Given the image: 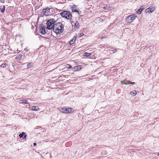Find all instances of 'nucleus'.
<instances>
[{"mask_svg": "<svg viewBox=\"0 0 159 159\" xmlns=\"http://www.w3.org/2000/svg\"><path fill=\"white\" fill-rule=\"evenodd\" d=\"M64 25L61 23H57L53 25V31L57 34H61L64 31Z\"/></svg>", "mask_w": 159, "mask_h": 159, "instance_id": "obj_1", "label": "nucleus"}, {"mask_svg": "<svg viewBox=\"0 0 159 159\" xmlns=\"http://www.w3.org/2000/svg\"><path fill=\"white\" fill-rule=\"evenodd\" d=\"M61 16L66 19L71 20L72 18V15L71 13L69 11H64L60 13Z\"/></svg>", "mask_w": 159, "mask_h": 159, "instance_id": "obj_2", "label": "nucleus"}, {"mask_svg": "<svg viewBox=\"0 0 159 159\" xmlns=\"http://www.w3.org/2000/svg\"><path fill=\"white\" fill-rule=\"evenodd\" d=\"M56 21L54 19H51L47 20L46 24L47 25V29L48 30L53 29V25L55 24Z\"/></svg>", "mask_w": 159, "mask_h": 159, "instance_id": "obj_3", "label": "nucleus"}, {"mask_svg": "<svg viewBox=\"0 0 159 159\" xmlns=\"http://www.w3.org/2000/svg\"><path fill=\"white\" fill-rule=\"evenodd\" d=\"M136 16L132 14L128 16L126 18L128 22L131 23L135 19Z\"/></svg>", "mask_w": 159, "mask_h": 159, "instance_id": "obj_4", "label": "nucleus"}, {"mask_svg": "<svg viewBox=\"0 0 159 159\" xmlns=\"http://www.w3.org/2000/svg\"><path fill=\"white\" fill-rule=\"evenodd\" d=\"M72 111V108H61V111L63 113H70Z\"/></svg>", "mask_w": 159, "mask_h": 159, "instance_id": "obj_5", "label": "nucleus"}, {"mask_svg": "<svg viewBox=\"0 0 159 159\" xmlns=\"http://www.w3.org/2000/svg\"><path fill=\"white\" fill-rule=\"evenodd\" d=\"M155 10V7L153 5H151L149 7L146 9L145 12L146 13H152Z\"/></svg>", "mask_w": 159, "mask_h": 159, "instance_id": "obj_6", "label": "nucleus"}, {"mask_svg": "<svg viewBox=\"0 0 159 159\" xmlns=\"http://www.w3.org/2000/svg\"><path fill=\"white\" fill-rule=\"evenodd\" d=\"M40 33L42 34H45L46 32L45 31V27L44 26L42 25L40 29Z\"/></svg>", "mask_w": 159, "mask_h": 159, "instance_id": "obj_7", "label": "nucleus"}, {"mask_svg": "<svg viewBox=\"0 0 159 159\" xmlns=\"http://www.w3.org/2000/svg\"><path fill=\"white\" fill-rule=\"evenodd\" d=\"M121 84H135V83L134 82H132L128 80H124L122 81H121Z\"/></svg>", "mask_w": 159, "mask_h": 159, "instance_id": "obj_8", "label": "nucleus"}, {"mask_svg": "<svg viewBox=\"0 0 159 159\" xmlns=\"http://www.w3.org/2000/svg\"><path fill=\"white\" fill-rule=\"evenodd\" d=\"M71 10L73 12H76L78 13V14H80L79 11V10H78L77 8V7L75 5H73V6L71 7Z\"/></svg>", "mask_w": 159, "mask_h": 159, "instance_id": "obj_9", "label": "nucleus"}, {"mask_svg": "<svg viewBox=\"0 0 159 159\" xmlns=\"http://www.w3.org/2000/svg\"><path fill=\"white\" fill-rule=\"evenodd\" d=\"M73 69L74 71H77L78 70H80L81 69V66L79 65L74 66L73 68Z\"/></svg>", "mask_w": 159, "mask_h": 159, "instance_id": "obj_10", "label": "nucleus"}, {"mask_svg": "<svg viewBox=\"0 0 159 159\" xmlns=\"http://www.w3.org/2000/svg\"><path fill=\"white\" fill-rule=\"evenodd\" d=\"M71 22L72 24V23L75 24L74 27L76 29H78L80 27L79 23L78 21H76V22L75 23L73 21H71Z\"/></svg>", "mask_w": 159, "mask_h": 159, "instance_id": "obj_11", "label": "nucleus"}, {"mask_svg": "<svg viewBox=\"0 0 159 159\" xmlns=\"http://www.w3.org/2000/svg\"><path fill=\"white\" fill-rule=\"evenodd\" d=\"M76 38V36H74L73 39H72L69 42V44L70 45H72L74 44V43L75 42V41Z\"/></svg>", "mask_w": 159, "mask_h": 159, "instance_id": "obj_12", "label": "nucleus"}, {"mask_svg": "<svg viewBox=\"0 0 159 159\" xmlns=\"http://www.w3.org/2000/svg\"><path fill=\"white\" fill-rule=\"evenodd\" d=\"M26 64H27V68H30L33 66V62H30V63H25L24 64H23V65H25Z\"/></svg>", "mask_w": 159, "mask_h": 159, "instance_id": "obj_13", "label": "nucleus"}, {"mask_svg": "<svg viewBox=\"0 0 159 159\" xmlns=\"http://www.w3.org/2000/svg\"><path fill=\"white\" fill-rule=\"evenodd\" d=\"M143 9L144 8L143 7V6H141L140 9L136 11V12L139 15L141 13Z\"/></svg>", "mask_w": 159, "mask_h": 159, "instance_id": "obj_14", "label": "nucleus"}, {"mask_svg": "<svg viewBox=\"0 0 159 159\" xmlns=\"http://www.w3.org/2000/svg\"><path fill=\"white\" fill-rule=\"evenodd\" d=\"M49 11H50V10L48 8L44 9L43 10L42 13H43V14L45 15V13L46 12H49Z\"/></svg>", "mask_w": 159, "mask_h": 159, "instance_id": "obj_15", "label": "nucleus"}, {"mask_svg": "<svg viewBox=\"0 0 159 159\" xmlns=\"http://www.w3.org/2000/svg\"><path fill=\"white\" fill-rule=\"evenodd\" d=\"M22 57V55L21 54H19L17 55L16 57V59H21Z\"/></svg>", "mask_w": 159, "mask_h": 159, "instance_id": "obj_16", "label": "nucleus"}, {"mask_svg": "<svg viewBox=\"0 0 159 159\" xmlns=\"http://www.w3.org/2000/svg\"><path fill=\"white\" fill-rule=\"evenodd\" d=\"M137 93V92L135 90L130 92V93L133 96H135L136 95Z\"/></svg>", "mask_w": 159, "mask_h": 159, "instance_id": "obj_17", "label": "nucleus"}, {"mask_svg": "<svg viewBox=\"0 0 159 159\" xmlns=\"http://www.w3.org/2000/svg\"><path fill=\"white\" fill-rule=\"evenodd\" d=\"M32 109L34 111H37L39 110V108L37 107L32 106Z\"/></svg>", "mask_w": 159, "mask_h": 159, "instance_id": "obj_18", "label": "nucleus"}, {"mask_svg": "<svg viewBox=\"0 0 159 159\" xmlns=\"http://www.w3.org/2000/svg\"><path fill=\"white\" fill-rule=\"evenodd\" d=\"M25 133L24 132H22L21 133H20L19 134V137L20 138H22L25 135Z\"/></svg>", "mask_w": 159, "mask_h": 159, "instance_id": "obj_19", "label": "nucleus"}, {"mask_svg": "<svg viewBox=\"0 0 159 159\" xmlns=\"http://www.w3.org/2000/svg\"><path fill=\"white\" fill-rule=\"evenodd\" d=\"M5 9V6H3V8L1 10V11L2 13H3L4 12Z\"/></svg>", "mask_w": 159, "mask_h": 159, "instance_id": "obj_20", "label": "nucleus"}, {"mask_svg": "<svg viewBox=\"0 0 159 159\" xmlns=\"http://www.w3.org/2000/svg\"><path fill=\"white\" fill-rule=\"evenodd\" d=\"M7 65V64L6 63H3L0 66L2 68H4Z\"/></svg>", "mask_w": 159, "mask_h": 159, "instance_id": "obj_21", "label": "nucleus"}, {"mask_svg": "<svg viewBox=\"0 0 159 159\" xmlns=\"http://www.w3.org/2000/svg\"><path fill=\"white\" fill-rule=\"evenodd\" d=\"M66 67L68 69H70L72 68V67L70 64H67L66 66Z\"/></svg>", "mask_w": 159, "mask_h": 159, "instance_id": "obj_22", "label": "nucleus"}, {"mask_svg": "<svg viewBox=\"0 0 159 159\" xmlns=\"http://www.w3.org/2000/svg\"><path fill=\"white\" fill-rule=\"evenodd\" d=\"M22 101L21 103H24L25 104H27L28 103V101L26 100H21Z\"/></svg>", "mask_w": 159, "mask_h": 159, "instance_id": "obj_23", "label": "nucleus"}, {"mask_svg": "<svg viewBox=\"0 0 159 159\" xmlns=\"http://www.w3.org/2000/svg\"><path fill=\"white\" fill-rule=\"evenodd\" d=\"M84 54H85V56L86 57L90 56L91 55L90 53H89L87 52H85L84 53Z\"/></svg>", "mask_w": 159, "mask_h": 159, "instance_id": "obj_24", "label": "nucleus"}, {"mask_svg": "<svg viewBox=\"0 0 159 159\" xmlns=\"http://www.w3.org/2000/svg\"><path fill=\"white\" fill-rule=\"evenodd\" d=\"M110 8V7H108L107 6H104L103 7V8L105 10H108Z\"/></svg>", "mask_w": 159, "mask_h": 159, "instance_id": "obj_25", "label": "nucleus"}, {"mask_svg": "<svg viewBox=\"0 0 159 159\" xmlns=\"http://www.w3.org/2000/svg\"><path fill=\"white\" fill-rule=\"evenodd\" d=\"M138 115H139V114L138 113H137V112L135 113L134 115V117H136L138 116Z\"/></svg>", "mask_w": 159, "mask_h": 159, "instance_id": "obj_26", "label": "nucleus"}, {"mask_svg": "<svg viewBox=\"0 0 159 159\" xmlns=\"http://www.w3.org/2000/svg\"><path fill=\"white\" fill-rule=\"evenodd\" d=\"M24 50L26 51V52H27L29 50V49H28V48L26 47L24 49Z\"/></svg>", "mask_w": 159, "mask_h": 159, "instance_id": "obj_27", "label": "nucleus"}, {"mask_svg": "<svg viewBox=\"0 0 159 159\" xmlns=\"http://www.w3.org/2000/svg\"><path fill=\"white\" fill-rule=\"evenodd\" d=\"M26 137H27V135L25 134V135H24V136L23 137V139H25Z\"/></svg>", "mask_w": 159, "mask_h": 159, "instance_id": "obj_28", "label": "nucleus"}, {"mask_svg": "<svg viewBox=\"0 0 159 159\" xmlns=\"http://www.w3.org/2000/svg\"><path fill=\"white\" fill-rule=\"evenodd\" d=\"M99 21L100 22H103V20L102 18L99 19Z\"/></svg>", "mask_w": 159, "mask_h": 159, "instance_id": "obj_29", "label": "nucleus"}, {"mask_svg": "<svg viewBox=\"0 0 159 159\" xmlns=\"http://www.w3.org/2000/svg\"><path fill=\"white\" fill-rule=\"evenodd\" d=\"M0 2L2 3L4 2V0H0Z\"/></svg>", "mask_w": 159, "mask_h": 159, "instance_id": "obj_30", "label": "nucleus"}, {"mask_svg": "<svg viewBox=\"0 0 159 159\" xmlns=\"http://www.w3.org/2000/svg\"><path fill=\"white\" fill-rule=\"evenodd\" d=\"M116 49H115L113 50L112 51L113 53H115V52H116Z\"/></svg>", "mask_w": 159, "mask_h": 159, "instance_id": "obj_31", "label": "nucleus"}, {"mask_svg": "<svg viewBox=\"0 0 159 159\" xmlns=\"http://www.w3.org/2000/svg\"><path fill=\"white\" fill-rule=\"evenodd\" d=\"M36 143H33V145H34V146H36Z\"/></svg>", "mask_w": 159, "mask_h": 159, "instance_id": "obj_32", "label": "nucleus"}, {"mask_svg": "<svg viewBox=\"0 0 159 159\" xmlns=\"http://www.w3.org/2000/svg\"><path fill=\"white\" fill-rule=\"evenodd\" d=\"M158 155H159V152L158 153Z\"/></svg>", "mask_w": 159, "mask_h": 159, "instance_id": "obj_33", "label": "nucleus"}]
</instances>
